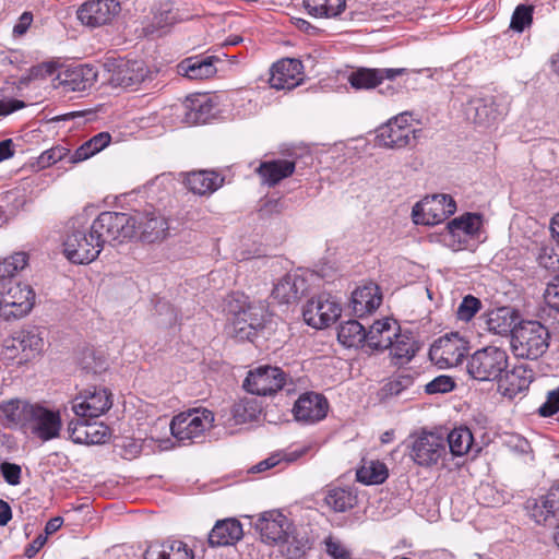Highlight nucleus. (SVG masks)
<instances>
[{"mask_svg": "<svg viewBox=\"0 0 559 559\" xmlns=\"http://www.w3.org/2000/svg\"><path fill=\"white\" fill-rule=\"evenodd\" d=\"M231 314L226 328L227 334L237 341H252L264 328L266 309L262 302H250L243 295L234 294L227 304Z\"/></svg>", "mask_w": 559, "mask_h": 559, "instance_id": "1", "label": "nucleus"}, {"mask_svg": "<svg viewBox=\"0 0 559 559\" xmlns=\"http://www.w3.org/2000/svg\"><path fill=\"white\" fill-rule=\"evenodd\" d=\"M549 331L539 321L526 320L513 328L511 350L515 357L535 360L549 347Z\"/></svg>", "mask_w": 559, "mask_h": 559, "instance_id": "2", "label": "nucleus"}, {"mask_svg": "<svg viewBox=\"0 0 559 559\" xmlns=\"http://www.w3.org/2000/svg\"><path fill=\"white\" fill-rule=\"evenodd\" d=\"M102 250L103 246L94 237L91 228L82 227L76 219L71 221L63 241V253L69 261L87 264L94 261Z\"/></svg>", "mask_w": 559, "mask_h": 559, "instance_id": "3", "label": "nucleus"}, {"mask_svg": "<svg viewBox=\"0 0 559 559\" xmlns=\"http://www.w3.org/2000/svg\"><path fill=\"white\" fill-rule=\"evenodd\" d=\"M90 228L103 247L105 243H121L135 235V222L132 215L127 213L103 212L93 221Z\"/></svg>", "mask_w": 559, "mask_h": 559, "instance_id": "4", "label": "nucleus"}, {"mask_svg": "<svg viewBox=\"0 0 559 559\" xmlns=\"http://www.w3.org/2000/svg\"><path fill=\"white\" fill-rule=\"evenodd\" d=\"M508 354L496 346H486L476 350L467 361V372L478 381L498 379L508 368Z\"/></svg>", "mask_w": 559, "mask_h": 559, "instance_id": "5", "label": "nucleus"}, {"mask_svg": "<svg viewBox=\"0 0 559 559\" xmlns=\"http://www.w3.org/2000/svg\"><path fill=\"white\" fill-rule=\"evenodd\" d=\"M44 346L45 329L39 326L24 328L3 342L5 355L12 359L21 355L20 362L28 361L39 356L44 350Z\"/></svg>", "mask_w": 559, "mask_h": 559, "instance_id": "6", "label": "nucleus"}, {"mask_svg": "<svg viewBox=\"0 0 559 559\" xmlns=\"http://www.w3.org/2000/svg\"><path fill=\"white\" fill-rule=\"evenodd\" d=\"M104 67L108 73V84L123 90H135L150 73L141 60L107 59Z\"/></svg>", "mask_w": 559, "mask_h": 559, "instance_id": "7", "label": "nucleus"}, {"mask_svg": "<svg viewBox=\"0 0 559 559\" xmlns=\"http://www.w3.org/2000/svg\"><path fill=\"white\" fill-rule=\"evenodd\" d=\"M0 296L1 312L5 318H21L27 314L35 301L33 288L14 280L0 284Z\"/></svg>", "mask_w": 559, "mask_h": 559, "instance_id": "8", "label": "nucleus"}, {"mask_svg": "<svg viewBox=\"0 0 559 559\" xmlns=\"http://www.w3.org/2000/svg\"><path fill=\"white\" fill-rule=\"evenodd\" d=\"M214 423V414L206 409H190L175 416L170 423L171 435L179 441H191L203 436Z\"/></svg>", "mask_w": 559, "mask_h": 559, "instance_id": "9", "label": "nucleus"}, {"mask_svg": "<svg viewBox=\"0 0 559 559\" xmlns=\"http://www.w3.org/2000/svg\"><path fill=\"white\" fill-rule=\"evenodd\" d=\"M455 210L456 204L450 195L435 194L417 202L412 216L415 224L433 226L445 221Z\"/></svg>", "mask_w": 559, "mask_h": 559, "instance_id": "10", "label": "nucleus"}, {"mask_svg": "<svg viewBox=\"0 0 559 559\" xmlns=\"http://www.w3.org/2000/svg\"><path fill=\"white\" fill-rule=\"evenodd\" d=\"M112 406V393L104 386H92L72 401V411L81 418H96Z\"/></svg>", "mask_w": 559, "mask_h": 559, "instance_id": "11", "label": "nucleus"}, {"mask_svg": "<svg viewBox=\"0 0 559 559\" xmlns=\"http://www.w3.org/2000/svg\"><path fill=\"white\" fill-rule=\"evenodd\" d=\"M341 311L340 304L330 295L320 294L307 301L302 308V317L308 325L323 329L335 322Z\"/></svg>", "mask_w": 559, "mask_h": 559, "instance_id": "12", "label": "nucleus"}, {"mask_svg": "<svg viewBox=\"0 0 559 559\" xmlns=\"http://www.w3.org/2000/svg\"><path fill=\"white\" fill-rule=\"evenodd\" d=\"M285 373L278 367L260 366L248 372L243 389L254 395H273L285 384Z\"/></svg>", "mask_w": 559, "mask_h": 559, "instance_id": "13", "label": "nucleus"}, {"mask_svg": "<svg viewBox=\"0 0 559 559\" xmlns=\"http://www.w3.org/2000/svg\"><path fill=\"white\" fill-rule=\"evenodd\" d=\"M377 143L386 148H402L411 144L416 138V129L408 123L405 114L390 119L378 128Z\"/></svg>", "mask_w": 559, "mask_h": 559, "instance_id": "14", "label": "nucleus"}, {"mask_svg": "<svg viewBox=\"0 0 559 559\" xmlns=\"http://www.w3.org/2000/svg\"><path fill=\"white\" fill-rule=\"evenodd\" d=\"M465 353L466 342L459 333H451L431 345L429 356L440 368H451L461 364Z\"/></svg>", "mask_w": 559, "mask_h": 559, "instance_id": "15", "label": "nucleus"}, {"mask_svg": "<svg viewBox=\"0 0 559 559\" xmlns=\"http://www.w3.org/2000/svg\"><path fill=\"white\" fill-rule=\"evenodd\" d=\"M445 453L443 437L433 432L423 431L412 443L411 457L420 466L437 464Z\"/></svg>", "mask_w": 559, "mask_h": 559, "instance_id": "16", "label": "nucleus"}, {"mask_svg": "<svg viewBox=\"0 0 559 559\" xmlns=\"http://www.w3.org/2000/svg\"><path fill=\"white\" fill-rule=\"evenodd\" d=\"M175 114L186 124L206 123L215 116V104L206 94L188 96L181 104L173 107Z\"/></svg>", "mask_w": 559, "mask_h": 559, "instance_id": "17", "label": "nucleus"}, {"mask_svg": "<svg viewBox=\"0 0 559 559\" xmlns=\"http://www.w3.org/2000/svg\"><path fill=\"white\" fill-rule=\"evenodd\" d=\"M406 73V68H359L348 75V83L355 90H371Z\"/></svg>", "mask_w": 559, "mask_h": 559, "instance_id": "18", "label": "nucleus"}, {"mask_svg": "<svg viewBox=\"0 0 559 559\" xmlns=\"http://www.w3.org/2000/svg\"><path fill=\"white\" fill-rule=\"evenodd\" d=\"M132 217L135 222V230L139 229L140 238L144 242L154 243L168 237V219L159 211L139 212Z\"/></svg>", "mask_w": 559, "mask_h": 559, "instance_id": "19", "label": "nucleus"}, {"mask_svg": "<svg viewBox=\"0 0 559 559\" xmlns=\"http://www.w3.org/2000/svg\"><path fill=\"white\" fill-rule=\"evenodd\" d=\"M261 539L266 544L286 543L288 538V519L277 510L265 511L254 523Z\"/></svg>", "mask_w": 559, "mask_h": 559, "instance_id": "20", "label": "nucleus"}, {"mask_svg": "<svg viewBox=\"0 0 559 559\" xmlns=\"http://www.w3.org/2000/svg\"><path fill=\"white\" fill-rule=\"evenodd\" d=\"M97 76L96 69L90 64L64 69L57 74L56 87L61 88L63 93L84 92L96 83Z\"/></svg>", "mask_w": 559, "mask_h": 559, "instance_id": "21", "label": "nucleus"}, {"mask_svg": "<svg viewBox=\"0 0 559 559\" xmlns=\"http://www.w3.org/2000/svg\"><path fill=\"white\" fill-rule=\"evenodd\" d=\"M120 11L116 0H90L78 10V19L90 27H98L109 23Z\"/></svg>", "mask_w": 559, "mask_h": 559, "instance_id": "22", "label": "nucleus"}, {"mask_svg": "<svg viewBox=\"0 0 559 559\" xmlns=\"http://www.w3.org/2000/svg\"><path fill=\"white\" fill-rule=\"evenodd\" d=\"M304 66L297 59H282L271 68L269 83L276 90H293L304 81Z\"/></svg>", "mask_w": 559, "mask_h": 559, "instance_id": "23", "label": "nucleus"}, {"mask_svg": "<svg viewBox=\"0 0 559 559\" xmlns=\"http://www.w3.org/2000/svg\"><path fill=\"white\" fill-rule=\"evenodd\" d=\"M32 432L43 441L59 437L61 418L59 412L35 404L28 421Z\"/></svg>", "mask_w": 559, "mask_h": 559, "instance_id": "24", "label": "nucleus"}, {"mask_svg": "<svg viewBox=\"0 0 559 559\" xmlns=\"http://www.w3.org/2000/svg\"><path fill=\"white\" fill-rule=\"evenodd\" d=\"M329 411L328 400L320 393L306 392L294 405V415L298 421L313 424L322 420Z\"/></svg>", "mask_w": 559, "mask_h": 559, "instance_id": "25", "label": "nucleus"}, {"mask_svg": "<svg viewBox=\"0 0 559 559\" xmlns=\"http://www.w3.org/2000/svg\"><path fill=\"white\" fill-rule=\"evenodd\" d=\"M466 119L479 127H489L499 117L498 108L492 96H474L464 105Z\"/></svg>", "mask_w": 559, "mask_h": 559, "instance_id": "26", "label": "nucleus"}, {"mask_svg": "<svg viewBox=\"0 0 559 559\" xmlns=\"http://www.w3.org/2000/svg\"><path fill=\"white\" fill-rule=\"evenodd\" d=\"M306 278L297 273H289L282 277L272 290V297L281 305L297 302L308 290Z\"/></svg>", "mask_w": 559, "mask_h": 559, "instance_id": "27", "label": "nucleus"}, {"mask_svg": "<svg viewBox=\"0 0 559 559\" xmlns=\"http://www.w3.org/2000/svg\"><path fill=\"white\" fill-rule=\"evenodd\" d=\"M68 431L75 443L85 444L105 443L110 436L108 426L96 423L90 424L86 420L71 421L68 426Z\"/></svg>", "mask_w": 559, "mask_h": 559, "instance_id": "28", "label": "nucleus"}, {"mask_svg": "<svg viewBox=\"0 0 559 559\" xmlns=\"http://www.w3.org/2000/svg\"><path fill=\"white\" fill-rule=\"evenodd\" d=\"M217 60L214 56H192L177 64V73L189 80L209 79L217 71L215 66Z\"/></svg>", "mask_w": 559, "mask_h": 559, "instance_id": "29", "label": "nucleus"}, {"mask_svg": "<svg viewBox=\"0 0 559 559\" xmlns=\"http://www.w3.org/2000/svg\"><path fill=\"white\" fill-rule=\"evenodd\" d=\"M224 177L211 170H193L186 175L185 186L197 195H210L224 183Z\"/></svg>", "mask_w": 559, "mask_h": 559, "instance_id": "30", "label": "nucleus"}, {"mask_svg": "<svg viewBox=\"0 0 559 559\" xmlns=\"http://www.w3.org/2000/svg\"><path fill=\"white\" fill-rule=\"evenodd\" d=\"M144 559H194V554L182 540L167 539L150 545Z\"/></svg>", "mask_w": 559, "mask_h": 559, "instance_id": "31", "label": "nucleus"}, {"mask_svg": "<svg viewBox=\"0 0 559 559\" xmlns=\"http://www.w3.org/2000/svg\"><path fill=\"white\" fill-rule=\"evenodd\" d=\"M296 169V163L289 159H272L261 162L257 168L263 185L275 187L283 179L290 177Z\"/></svg>", "mask_w": 559, "mask_h": 559, "instance_id": "32", "label": "nucleus"}, {"mask_svg": "<svg viewBox=\"0 0 559 559\" xmlns=\"http://www.w3.org/2000/svg\"><path fill=\"white\" fill-rule=\"evenodd\" d=\"M532 382L531 371L523 366H515L499 378L498 390L510 400L528 389Z\"/></svg>", "mask_w": 559, "mask_h": 559, "instance_id": "33", "label": "nucleus"}, {"mask_svg": "<svg viewBox=\"0 0 559 559\" xmlns=\"http://www.w3.org/2000/svg\"><path fill=\"white\" fill-rule=\"evenodd\" d=\"M242 536V525L238 520H219L209 534V544L212 547L234 545L240 540Z\"/></svg>", "mask_w": 559, "mask_h": 559, "instance_id": "34", "label": "nucleus"}, {"mask_svg": "<svg viewBox=\"0 0 559 559\" xmlns=\"http://www.w3.org/2000/svg\"><path fill=\"white\" fill-rule=\"evenodd\" d=\"M400 326L395 320L385 318L376 321L367 332V345L371 349H386L392 345V340L396 336Z\"/></svg>", "mask_w": 559, "mask_h": 559, "instance_id": "35", "label": "nucleus"}, {"mask_svg": "<svg viewBox=\"0 0 559 559\" xmlns=\"http://www.w3.org/2000/svg\"><path fill=\"white\" fill-rule=\"evenodd\" d=\"M519 313L516 310L509 307H500L492 309L486 314L487 330L493 334L507 336L513 334V328Z\"/></svg>", "mask_w": 559, "mask_h": 559, "instance_id": "36", "label": "nucleus"}, {"mask_svg": "<svg viewBox=\"0 0 559 559\" xmlns=\"http://www.w3.org/2000/svg\"><path fill=\"white\" fill-rule=\"evenodd\" d=\"M381 301L378 286L367 285L353 292L352 309L355 316L361 318L374 311L381 305Z\"/></svg>", "mask_w": 559, "mask_h": 559, "instance_id": "37", "label": "nucleus"}, {"mask_svg": "<svg viewBox=\"0 0 559 559\" xmlns=\"http://www.w3.org/2000/svg\"><path fill=\"white\" fill-rule=\"evenodd\" d=\"M35 404L19 399L2 402L0 412L10 425H28Z\"/></svg>", "mask_w": 559, "mask_h": 559, "instance_id": "38", "label": "nucleus"}, {"mask_svg": "<svg viewBox=\"0 0 559 559\" xmlns=\"http://www.w3.org/2000/svg\"><path fill=\"white\" fill-rule=\"evenodd\" d=\"M389 348L391 349V355L396 360V364L402 365L412 360L418 352L419 345L411 332H397Z\"/></svg>", "mask_w": 559, "mask_h": 559, "instance_id": "39", "label": "nucleus"}, {"mask_svg": "<svg viewBox=\"0 0 559 559\" xmlns=\"http://www.w3.org/2000/svg\"><path fill=\"white\" fill-rule=\"evenodd\" d=\"M367 331L361 323L356 320H348L342 323L337 331V340L345 347H358L364 342L367 343Z\"/></svg>", "mask_w": 559, "mask_h": 559, "instance_id": "40", "label": "nucleus"}, {"mask_svg": "<svg viewBox=\"0 0 559 559\" xmlns=\"http://www.w3.org/2000/svg\"><path fill=\"white\" fill-rule=\"evenodd\" d=\"M307 12L314 17H335L346 8L345 0H304Z\"/></svg>", "mask_w": 559, "mask_h": 559, "instance_id": "41", "label": "nucleus"}, {"mask_svg": "<svg viewBox=\"0 0 559 559\" xmlns=\"http://www.w3.org/2000/svg\"><path fill=\"white\" fill-rule=\"evenodd\" d=\"M111 136L108 132H100L84 142L73 154L70 155V163L83 162L104 150L110 143Z\"/></svg>", "mask_w": 559, "mask_h": 559, "instance_id": "42", "label": "nucleus"}, {"mask_svg": "<svg viewBox=\"0 0 559 559\" xmlns=\"http://www.w3.org/2000/svg\"><path fill=\"white\" fill-rule=\"evenodd\" d=\"M324 501L334 512H345L357 503V496L349 488L336 487L328 490Z\"/></svg>", "mask_w": 559, "mask_h": 559, "instance_id": "43", "label": "nucleus"}, {"mask_svg": "<svg viewBox=\"0 0 559 559\" xmlns=\"http://www.w3.org/2000/svg\"><path fill=\"white\" fill-rule=\"evenodd\" d=\"M388 476L386 465L380 461L365 462L356 473L357 480L366 485L382 484Z\"/></svg>", "mask_w": 559, "mask_h": 559, "instance_id": "44", "label": "nucleus"}, {"mask_svg": "<svg viewBox=\"0 0 559 559\" xmlns=\"http://www.w3.org/2000/svg\"><path fill=\"white\" fill-rule=\"evenodd\" d=\"M481 225L480 216L473 213H466L460 217L453 218L448 223L449 233L453 237L474 236Z\"/></svg>", "mask_w": 559, "mask_h": 559, "instance_id": "45", "label": "nucleus"}, {"mask_svg": "<svg viewBox=\"0 0 559 559\" xmlns=\"http://www.w3.org/2000/svg\"><path fill=\"white\" fill-rule=\"evenodd\" d=\"M447 441L452 455L463 456L472 449L474 438L467 427H459L448 435Z\"/></svg>", "mask_w": 559, "mask_h": 559, "instance_id": "46", "label": "nucleus"}, {"mask_svg": "<svg viewBox=\"0 0 559 559\" xmlns=\"http://www.w3.org/2000/svg\"><path fill=\"white\" fill-rule=\"evenodd\" d=\"M261 413V407L253 399H242L231 408V415L237 425L253 421Z\"/></svg>", "mask_w": 559, "mask_h": 559, "instance_id": "47", "label": "nucleus"}, {"mask_svg": "<svg viewBox=\"0 0 559 559\" xmlns=\"http://www.w3.org/2000/svg\"><path fill=\"white\" fill-rule=\"evenodd\" d=\"M28 263L26 252H15L14 254L0 261V284L4 281L13 280L12 277Z\"/></svg>", "mask_w": 559, "mask_h": 559, "instance_id": "48", "label": "nucleus"}, {"mask_svg": "<svg viewBox=\"0 0 559 559\" xmlns=\"http://www.w3.org/2000/svg\"><path fill=\"white\" fill-rule=\"evenodd\" d=\"M323 545L331 559H354L353 550L341 538L332 534L323 539Z\"/></svg>", "mask_w": 559, "mask_h": 559, "instance_id": "49", "label": "nucleus"}, {"mask_svg": "<svg viewBox=\"0 0 559 559\" xmlns=\"http://www.w3.org/2000/svg\"><path fill=\"white\" fill-rule=\"evenodd\" d=\"M533 22V7L526 4H519L511 17L510 28L522 33L525 27L530 26Z\"/></svg>", "mask_w": 559, "mask_h": 559, "instance_id": "50", "label": "nucleus"}, {"mask_svg": "<svg viewBox=\"0 0 559 559\" xmlns=\"http://www.w3.org/2000/svg\"><path fill=\"white\" fill-rule=\"evenodd\" d=\"M537 262L546 270L552 272L559 271V253L551 243L540 245L537 253Z\"/></svg>", "mask_w": 559, "mask_h": 559, "instance_id": "51", "label": "nucleus"}, {"mask_svg": "<svg viewBox=\"0 0 559 559\" xmlns=\"http://www.w3.org/2000/svg\"><path fill=\"white\" fill-rule=\"evenodd\" d=\"M481 301L473 295H466L456 310V317L460 321L468 322L481 309Z\"/></svg>", "mask_w": 559, "mask_h": 559, "instance_id": "52", "label": "nucleus"}, {"mask_svg": "<svg viewBox=\"0 0 559 559\" xmlns=\"http://www.w3.org/2000/svg\"><path fill=\"white\" fill-rule=\"evenodd\" d=\"M69 154H70L69 148L61 146V145H57V146H53V147L43 152L37 159V164L40 168H47V167L56 164L57 162L62 160Z\"/></svg>", "mask_w": 559, "mask_h": 559, "instance_id": "53", "label": "nucleus"}, {"mask_svg": "<svg viewBox=\"0 0 559 559\" xmlns=\"http://www.w3.org/2000/svg\"><path fill=\"white\" fill-rule=\"evenodd\" d=\"M412 384V376L401 374L385 383L384 386L382 388V392L384 396H397Z\"/></svg>", "mask_w": 559, "mask_h": 559, "instance_id": "54", "label": "nucleus"}, {"mask_svg": "<svg viewBox=\"0 0 559 559\" xmlns=\"http://www.w3.org/2000/svg\"><path fill=\"white\" fill-rule=\"evenodd\" d=\"M548 506L549 503H546V496H544L539 502H535L531 508V515L537 524H545L550 518L556 515V509Z\"/></svg>", "mask_w": 559, "mask_h": 559, "instance_id": "55", "label": "nucleus"}, {"mask_svg": "<svg viewBox=\"0 0 559 559\" xmlns=\"http://www.w3.org/2000/svg\"><path fill=\"white\" fill-rule=\"evenodd\" d=\"M455 386L453 379L449 376H439L426 384L425 391L428 394L448 393Z\"/></svg>", "mask_w": 559, "mask_h": 559, "instance_id": "56", "label": "nucleus"}, {"mask_svg": "<svg viewBox=\"0 0 559 559\" xmlns=\"http://www.w3.org/2000/svg\"><path fill=\"white\" fill-rule=\"evenodd\" d=\"M1 474L4 480L11 486H17L21 483L22 468L20 465L3 462L0 465Z\"/></svg>", "mask_w": 559, "mask_h": 559, "instance_id": "57", "label": "nucleus"}, {"mask_svg": "<svg viewBox=\"0 0 559 559\" xmlns=\"http://www.w3.org/2000/svg\"><path fill=\"white\" fill-rule=\"evenodd\" d=\"M559 411V389L548 393L547 400L538 408V414L543 417H550Z\"/></svg>", "mask_w": 559, "mask_h": 559, "instance_id": "58", "label": "nucleus"}, {"mask_svg": "<svg viewBox=\"0 0 559 559\" xmlns=\"http://www.w3.org/2000/svg\"><path fill=\"white\" fill-rule=\"evenodd\" d=\"M545 300L549 308L559 312V283L549 284L545 292Z\"/></svg>", "mask_w": 559, "mask_h": 559, "instance_id": "59", "label": "nucleus"}, {"mask_svg": "<svg viewBox=\"0 0 559 559\" xmlns=\"http://www.w3.org/2000/svg\"><path fill=\"white\" fill-rule=\"evenodd\" d=\"M282 461L281 454H272L267 459L259 462L250 468L251 473H261L265 472L274 466H276Z\"/></svg>", "mask_w": 559, "mask_h": 559, "instance_id": "60", "label": "nucleus"}, {"mask_svg": "<svg viewBox=\"0 0 559 559\" xmlns=\"http://www.w3.org/2000/svg\"><path fill=\"white\" fill-rule=\"evenodd\" d=\"M32 21H33L32 13L24 12L20 16L17 23L14 25L13 34L16 35V36L24 35L26 33V31L28 29V27L31 26Z\"/></svg>", "mask_w": 559, "mask_h": 559, "instance_id": "61", "label": "nucleus"}, {"mask_svg": "<svg viewBox=\"0 0 559 559\" xmlns=\"http://www.w3.org/2000/svg\"><path fill=\"white\" fill-rule=\"evenodd\" d=\"M312 449H313L312 444L302 445L300 448H297L293 451L285 453L283 456H281V459L285 460L286 462L292 463V462L299 460L307 453H309Z\"/></svg>", "mask_w": 559, "mask_h": 559, "instance_id": "62", "label": "nucleus"}, {"mask_svg": "<svg viewBox=\"0 0 559 559\" xmlns=\"http://www.w3.org/2000/svg\"><path fill=\"white\" fill-rule=\"evenodd\" d=\"M25 106L24 102L12 99L9 102L0 100V116H7L17 109H21Z\"/></svg>", "mask_w": 559, "mask_h": 559, "instance_id": "63", "label": "nucleus"}, {"mask_svg": "<svg viewBox=\"0 0 559 559\" xmlns=\"http://www.w3.org/2000/svg\"><path fill=\"white\" fill-rule=\"evenodd\" d=\"M546 503H549V508H555L559 511V484L552 486L546 495Z\"/></svg>", "mask_w": 559, "mask_h": 559, "instance_id": "64", "label": "nucleus"}]
</instances>
